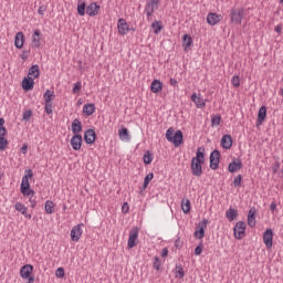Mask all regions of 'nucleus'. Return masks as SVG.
I'll return each mask as SVG.
<instances>
[{
	"label": "nucleus",
	"instance_id": "obj_62",
	"mask_svg": "<svg viewBox=\"0 0 283 283\" xmlns=\"http://www.w3.org/2000/svg\"><path fill=\"white\" fill-rule=\"evenodd\" d=\"M275 209H277V203H275V201H273V202L270 205V210H271V211H275Z\"/></svg>",
	"mask_w": 283,
	"mask_h": 283
},
{
	"label": "nucleus",
	"instance_id": "obj_34",
	"mask_svg": "<svg viewBox=\"0 0 283 283\" xmlns=\"http://www.w3.org/2000/svg\"><path fill=\"white\" fill-rule=\"evenodd\" d=\"M158 3H160V0H150L146 3L145 8L155 12V10H158Z\"/></svg>",
	"mask_w": 283,
	"mask_h": 283
},
{
	"label": "nucleus",
	"instance_id": "obj_25",
	"mask_svg": "<svg viewBox=\"0 0 283 283\" xmlns=\"http://www.w3.org/2000/svg\"><path fill=\"white\" fill-rule=\"evenodd\" d=\"M150 91L153 94H158V92H163V82L160 80H154L150 85Z\"/></svg>",
	"mask_w": 283,
	"mask_h": 283
},
{
	"label": "nucleus",
	"instance_id": "obj_33",
	"mask_svg": "<svg viewBox=\"0 0 283 283\" xmlns=\"http://www.w3.org/2000/svg\"><path fill=\"white\" fill-rule=\"evenodd\" d=\"M43 98L45 103H52V99L56 98V95H54V91L46 90L43 95Z\"/></svg>",
	"mask_w": 283,
	"mask_h": 283
},
{
	"label": "nucleus",
	"instance_id": "obj_3",
	"mask_svg": "<svg viewBox=\"0 0 283 283\" xmlns=\"http://www.w3.org/2000/svg\"><path fill=\"white\" fill-rule=\"evenodd\" d=\"M242 19H244V9H231L230 21L234 25H242Z\"/></svg>",
	"mask_w": 283,
	"mask_h": 283
},
{
	"label": "nucleus",
	"instance_id": "obj_48",
	"mask_svg": "<svg viewBox=\"0 0 283 283\" xmlns=\"http://www.w3.org/2000/svg\"><path fill=\"white\" fill-rule=\"evenodd\" d=\"M231 83H232L233 87H240V76H238V75L232 76Z\"/></svg>",
	"mask_w": 283,
	"mask_h": 283
},
{
	"label": "nucleus",
	"instance_id": "obj_44",
	"mask_svg": "<svg viewBox=\"0 0 283 283\" xmlns=\"http://www.w3.org/2000/svg\"><path fill=\"white\" fill-rule=\"evenodd\" d=\"M175 134H176V133H175V130H174V127H170V128L167 129V132H166V138H167L168 143H171V140H172Z\"/></svg>",
	"mask_w": 283,
	"mask_h": 283
},
{
	"label": "nucleus",
	"instance_id": "obj_26",
	"mask_svg": "<svg viewBox=\"0 0 283 283\" xmlns=\"http://www.w3.org/2000/svg\"><path fill=\"white\" fill-rule=\"evenodd\" d=\"M191 45H193V39L191 38V35L185 34L182 36V48L185 52H187V50H189Z\"/></svg>",
	"mask_w": 283,
	"mask_h": 283
},
{
	"label": "nucleus",
	"instance_id": "obj_40",
	"mask_svg": "<svg viewBox=\"0 0 283 283\" xmlns=\"http://www.w3.org/2000/svg\"><path fill=\"white\" fill-rule=\"evenodd\" d=\"M151 28L154 29V34H160L163 31V24L160 21H155L151 23Z\"/></svg>",
	"mask_w": 283,
	"mask_h": 283
},
{
	"label": "nucleus",
	"instance_id": "obj_31",
	"mask_svg": "<svg viewBox=\"0 0 283 283\" xmlns=\"http://www.w3.org/2000/svg\"><path fill=\"white\" fill-rule=\"evenodd\" d=\"M181 210L184 213H189L191 211V201H189V199L181 200Z\"/></svg>",
	"mask_w": 283,
	"mask_h": 283
},
{
	"label": "nucleus",
	"instance_id": "obj_21",
	"mask_svg": "<svg viewBox=\"0 0 283 283\" xmlns=\"http://www.w3.org/2000/svg\"><path fill=\"white\" fill-rule=\"evenodd\" d=\"M23 43H25V35L23 32H18L14 36V45L18 50L23 48Z\"/></svg>",
	"mask_w": 283,
	"mask_h": 283
},
{
	"label": "nucleus",
	"instance_id": "obj_50",
	"mask_svg": "<svg viewBox=\"0 0 283 283\" xmlns=\"http://www.w3.org/2000/svg\"><path fill=\"white\" fill-rule=\"evenodd\" d=\"M32 118V111H25L22 115V119L28 122Z\"/></svg>",
	"mask_w": 283,
	"mask_h": 283
},
{
	"label": "nucleus",
	"instance_id": "obj_46",
	"mask_svg": "<svg viewBox=\"0 0 283 283\" xmlns=\"http://www.w3.org/2000/svg\"><path fill=\"white\" fill-rule=\"evenodd\" d=\"M8 147V139L6 137H0V151H4Z\"/></svg>",
	"mask_w": 283,
	"mask_h": 283
},
{
	"label": "nucleus",
	"instance_id": "obj_56",
	"mask_svg": "<svg viewBox=\"0 0 283 283\" xmlns=\"http://www.w3.org/2000/svg\"><path fill=\"white\" fill-rule=\"evenodd\" d=\"M32 41L35 43V48H41V38L33 36Z\"/></svg>",
	"mask_w": 283,
	"mask_h": 283
},
{
	"label": "nucleus",
	"instance_id": "obj_55",
	"mask_svg": "<svg viewBox=\"0 0 283 283\" xmlns=\"http://www.w3.org/2000/svg\"><path fill=\"white\" fill-rule=\"evenodd\" d=\"M123 213H129V203L124 202L122 206Z\"/></svg>",
	"mask_w": 283,
	"mask_h": 283
},
{
	"label": "nucleus",
	"instance_id": "obj_49",
	"mask_svg": "<svg viewBox=\"0 0 283 283\" xmlns=\"http://www.w3.org/2000/svg\"><path fill=\"white\" fill-rule=\"evenodd\" d=\"M52 105H53V103H46L45 102V104H44L45 114H48V115L52 114Z\"/></svg>",
	"mask_w": 283,
	"mask_h": 283
},
{
	"label": "nucleus",
	"instance_id": "obj_54",
	"mask_svg": "<svg viewBox=\"0 0 283 283\" xmlns=\"http://www.w3.org/2000/svg\"><path fill=\"white\" fill-rule=\"evenodd\" d=\"M30 54V50H23L22 54L20 55L22 61H28V55Z\"/></svg>",
	"mask_w": 283,
	"mask_h": 283
},
{
	"label": "nucleus",
	"instance_id": "obj_18",
	"mask_svg": "<svg viewBox=\"0 0 283 283\" xmlns=\"http://www.w3.org/2000/svg\"><path fill=\"white\" fill-rule=\"evenodd\" d=\"M221 147L223 149H231V147H233V137L229 134L223 135L221 138Z\"/></svg>",
	"mask_w": 283,
	"mask_h": 283
},
{
	"label": "nucleus",
	"instance_id": "obj_16",
	"mask_svg": "<svg viewBox=\"0 0 283 283\" xmlns=\"http://www.w3.org/2000/svg\"><path fill=\"white\" fill-rule=\"evenodd\" d=\"M258 213V209L252 207L248 212V227L251 229H255V214Z\"/></svg>",
	"mask_w": 283,
	"mask_h": 283
},
{
	"label": "nucleus",
	"instance_id": "obj_45",
	"mask_svg": "<svg viewBox=\"0 0 283 283\" xmlns=\"http://www.w3.org/2000/svg\"><path fill=\"white\" fill-rule=\"evenodd\" d=\"M232 185H233V187H241L242 186V175L235 176Z\"/></svg>",
	"mask_w": 283,
	"mask_h": 283
},
{
	"label": "nucleus",
	"instance_id": "obj_60",
	"mask_svg": "<svg viewBox=\"0 0 283 283\" xmlns=\"http://www.w3.org/2000/svg\"><path fill=\"white\" fill-rule=\"evenodd\" d=\"M169 255V250L167 248H164L161 251V258H167Z\"/></svg>",
	"mask_w": 283,
	"mask_h": 283
},
{
	"label": "nucleus",
	"instance_id": "obj_4",
	"mask_svg": "<svg viewBox=\"0 0 283 283\" xmlns=\"http://www.w3.org/2000/svg\"><path fill=\"white\" fill-rule=\"evenodd\" d=\"M235 240H242L247 235V223L244 221H238L233 228Z\"/></svg>",
	"mask_w": 283,
	"mask_h": 283
},
{
	"label": "nucleus",
	"instance_id": "obj_47",
	"mask_svg": "<svg viewBox=\"0 0 283 283\" xmlns=\"http://www.w3.org/2000/svg\"><path fill=\"white\" fill-rule=\"evenodd\" d=\"M83 87V84L81 82H76L73 86V94H78Z\"/></svg>",
	"mask_w": 283,
	"mask_h": 283
},
{
	"label": "nucleus",
	"instance_id": "obj_12",
	"mask_svg": "<svg viewBox=\"0 0 283 283\" xmlns=\"http://www.w3.org/2000/svg\"><path fill=\"white\" fill-rule=\"evenodd\" d=\"M136 240H138V228H134L129 231L128 249H134V247H136Z\"/></svg>",
	"mask_w": 283,
	"mask_h": 283
},
{
	"label": "nucleus",
	"instance_id": "obj_36",
	"mask_svg": "<svg viewBox=\"0 0 283 283\" xmlns=\"http://www.w3.org/2000/svg\"><path fill=\"white\" fill-rule=\"evenodd\" d=\"M119 138L120 140H129L132 137L129 136V129L123 127L119 130Z\"/></svg>",
	"mask_w": 283,
	"mask_h": 283
},
{
	"label": "nucleus",
	"instance_id": "obj_32",
	"mask_svg": "<svg viewBox=\"0 0 283 283\" xmlns=\"http://www.w3.org/2000/svg\"><path fill=\"white\" fill-rule=\"evenodd\" d=\"M151 180H154V172H149L148 175L145 176L144 185L140 188L142 191H145V189H147V187H149V182H151Z\"/></svg>",
	"mask_w": 283,
	"mask_h": 283
},
{
	"label": "nucleus",
	"instance_id": "obj_57",
	"mask_svg": "<svg viewBox=\"0 0 283 283\" xmlns=\"http://www.w3.org/2000/svg\"><path fill=\"white\" fill-rule=\"evenodd\" d=\"M45 10H48V8H45V6H41L38 10V13L41 14V17H43V14H45Z\"/></svg>",
	"mask_w": 283,
	"mask_h": 283
},
{
	"label": "nucleus",
	"instance_id": "obj_6",
	"mask_svg": "<svg viewBox=\"0 0 283 283\" xmlns=\"http://www.w3.org/2000/svg\"><path fill=\"white\" fill-rule=\"evenodd\" d=\"M207 224H209V220L203 219L198 223L197 229L193 233L196 240H202L205 238V229H207Z\"/></svg>",
	"mask_w": 283,
	"mask_h": 283
},
{
	"label": "nucleus",
	"instance_id": "obj_42",
	"mask_svg": "<svg viewBox=\"0 0 283 283\" xmlns=\"http://www.w3.org/2000/svg\"><path fill=\"white\" fill-rule=\"evenodd\" d=\"M161 264H163V261L160 260V256H155L154 263H153V269H155V271H160Z\"/></svg>",
	"mask_w": 283,
	"mask_h": 283
},
{
	"label": "nucleus",
	"instance_id": "obj_35",
	"mask_svg": "<svg viewBox=\"0 0 283 283\" xmlns=\"http://www.w3.org/2000/svg\"><path fill=\"white\" fill-rule=\"evenodd\" d=\"M45 213L52 214L54 213V202L52 200H48L44 203Z\"/></svg>",
	"mask_w": 283,
	"mask_h": 283
},
{
	"label": "nucleus",
	"instance_id": "obj_11",
	"mask_svg": "<svg viewBox=\"0 0 283 283\" xmlns=\"http://www.w3.org/2000/svg\"><path fill=\"white\" fill-rule=\"evenodd\" d=\"M84 142L86 145H94V143H96V132L92 128L85 130Z\"/></svg>",
	"mask_w": 283,
	"mask_h": 283
},
{
	"label": "nucleus",
	"instance_id": "obj_61",
	"mask_svg": "<svg viewBox=\"0 0 283 283\" xmlns=\"http://www.w3.org/2000/svg\"><path fill=\"white\" fill-rule=\"evenodd\" d=\"M145 12H146L147 17H151L154 14L153 9H147L146 7H145Z\"/></svg>",
	"mask_w": 283,
	"mask_h": 283
},
{
	"label": "nucleus",
	"instance_id": "obj_10",
	"mask_svg": "<svg viewBox=\"0 0 283 283\" xmlns=\"http://www.w3.org/2000/svg\"><path fill=\"white\" fill-rule=\"evenodd\" d=\"M222 19H223L222 14L210 12L207 15V23L208 25H218V23H220Z\"/></svg>",
	"mask_w": 283,
	"mask_h": 283
},
{
	"label": "nucleus",
	"instance_id": "obj_28",
	"mask_svg": "<svg viewBox=\"0 0 283 283\" xmlns=\"http://www.w3.org/2000/svg\"><path fill=\"white\" fill-rule=\"evenodd\" d=\"M40 75H41V70L39 69V65L38 64H33L29 69V76H33V78H39Z\"/></svg>",
	"mask_w": 283,
	"mask_h": 283
},
{
	"label": "nucleus",
	"instance_id": "obj_7",
	"mask_svg": "<svg viewBox=\"0 0 283 283\" xmlns=\"http://www.w3.org/2000/svg\"><path fill=\"white\" fill-rule=\"evenodd\" d=\"M263 243L265 244L266 249L273 248V229L268 228L263 233Z\"/></svg>",
	"mask_w": 283,
	"mask_h": 283
},
{
	"label": "nucleus",
	"instance_id": "obj_51",
	"mask_svg": "<svg viewBox=\"0 0 283 283\" xmlns=\"http://www.w3.org/2000/svg\"><path fill=\"white\" fill-rule=\"evenodd\" d=\"M31 196L29 199V202L31 205V209H34V207H36V197H34V193L29 195Z\"/></svg>",
	"mask_w": 283,
	"mask_h": 283
},
{
	"label": "nucleus",
	"instance_id": "obj_30",
	"mask_svg": "<svg viewBox=\"0 0 283 283\" xmlns=\"http://www.w3.org/2000/svg\"><path fill=\"white\" fill-rule=\"evenodd\" d=\"M226 218H228V220L230 222H233V220H235V218H238V210L230 208L226 211Z\"/></svg>",
	"mask_w": 283,
	"mask_h": 283
},
{
	"label": "nucleus",
	"instance_id": "obj_14",
	"mask_svg": "<svg viewBox=\"0 0 283 283\" xmlns=\"http://www.w3.org/2000/svg\"><path fill=\"white\" fill-rule=\"evenodd\" d=\"M117 28H118V32H119V34H122V36H125V34H127V32H129V24H127V21L123 18L118 19Z\"/></svg>",
	"mask_w": 283,
	"mask_h": 283
},
{
	"label": "nucleus",
	"instance_id": "obj_52",
	"mask_svg": "<svg viewBox=\"0 0 283 283\" xmlns=\"http://www.w3.org/2000/svg\"><path fill=\"white\" fill-rule=\"evenodd\" d=\"M55 275H56V277H65V269L59 268V269L55 271Z\"/></svg>",
	"mask_w": 283,
	"mask_h": 283
},
{
	"label": "nucleus",
	"instance_id": "obj_22",
	"mask_svg": "<svg viewBox=\"0 0 283 283\" xmlns=\"http://www.w3.org/2000/svg\"><path fill=\"white\" fill-rule=\"evenodd\" d=\"M71 129L74 135L81 134V132H83V124L81 123V119L75 118L72 122Z\"/></svg>",
	"mask_w": 283,
	"mask_h": 283
},
{
	"label": "nucleus",
	"instance_id": "obj_59",
	"mask_svg": "<svg viewBox=\"0 0 283 283\" xmlns=\"http://www.w3.org/2000/svg\"><path fill=\"white\" fill-rule=\"evenodd\" d=\"M274 32H276V34H282V24H277V25L274 28Z\"/></svg>",
	"mask_w": 283,
	"mask_h": 283
},
{
	"label": "nucleus",
	"instance_id": "obj_63",
	"mask_svg": "<svg viewBox=\"0 0 283 283\" xmlns=\"http://www.w3.org/2000/svg\"><path fill=\"white\" fill-rule=\"evenodd\" d=\"M170 85H172V87H176V85H178V80L170 78Z\"/></svg>",
	"mask_w": 283,
	"mask_h": 283
},
{
	"label": "nucleus",
	"instance_id": "obj_9",
	"mask_svg": "<svg viewBox=\"0 0 283 283\" xmlns=\"http://www.w3.org/2000/svg\"><path fill=\"white\" fill-rule=\"evenodd\" d=\"M83 224H77L72 228L71 230V240L73 242H78L81 240V237L83 235V229H81Z\"/></svg>",
	"mask_w": 283,
	"mask_h": 283
},
{
	"label": "nucleus",
	"instance_id": "obj_38",
	"mask_svg": "<svg viewBox=\"0 0 283 283\" xmlns=\"http://www.w3.org/2000/svg\"><path fill=\"white\" fill-rule=\"evenodd\" d=\"M222 123V116L221 115H213L211 117V127H219V125Z\"/></svg>",
	"mask_w": 283,
	"mask_h": 283
},
{
	"label": "nucleus",
	"instance_id": "obj_23",
	"mask_svg": "<svg viewBox=\"0 0 283 283\" xmlns=\"http://www.w3.org/2000/svg\"><path fill=\"white\" fill-rule=\"evenodd\" d=\"M15 210L19 211L20 213H22V216H24V218H28V220H30L32 218V214L28 213V207H25V205L21 203V202H15Z\"/></svg>",
	"mask_w": 283,
	"mask_h": 283
},
{
	"label": "nucleus",
	"instance_id": "obj_13",
	"mask_svg": "<svg viewBox=\"0 0 283 283\" xmlns=\"http://www.w3.org/2000/svg\"><path fill=\"white\" fill-rule=\"evenodd\" d=\"M242 167H243L242 160H240L239 158H235L233 161H231L228 165V171H230V174H235V171H240Z\"/></svg>",
	"mask_w": 283,
	"mask_h": 283
},
{
	"label": "nucleus",
	"instance_id": "obj_19",
	"mask_svg": "<svg viewBox=\"0 0 283 283\" xmlns=\"http://www.w3.org/2000/svg\"><path fill=\"white\" fill-rule=\"evenodd\" d=\"M32 271H34V266L32 264H25L20 269V275L25 280V277H30L32 275Z\"/></svg>",
	"mask_w": 283,
	"mask_h": 283
},
{
	"label": "nucleus",
	"instance_id": "obj_24",
	"mask_svg": "<svg viewBox=\"0 0 283 283\" xmlns=\"http://www.w3.org/2000/svg\"><path fill=\"white\" fill-rule=\"evenodd\" d=\"M182 130H177L172 137V139L170 140V143H172V145L175 147H180V145H182Z\"/></svg>",
	"mask_w": 283,
	"mask_h": 283
},
{
	"label": "nucleus",
	"instance_id": "obj_43",
	"mask_svg": "<svg viewBox=\"0 0 283 283\" xmlns=\"http://www.w3.org/2000/svg\"><path fill=\"white\" fill-rule=\"evenodd\" d=\"M195 104L198 109H203V107H207V103L201 97H197Z\"/></svg>",
	"mask_w": 283,
	"mask_h": 283
},
{
	"label": "nucleus",
	"instance_id": "obj_2",
	"mask_svg": "<svg viewBox=\"0 0 283 283\" xmlns=\"http://www.w3.org/2000/svg\"><path fill=\"white\" fill-rule=\"evenodd\" d=\"M34 177V172L32 169L25 170V175L22 177L20 191L22 196H30L31 193H34V190L30 188V178Z\"/></svg>",
	"mask_w": 283,
	"mask_h": 283
},
{
	"label": "nucleus",
	"instance_id": "obj_27",
	"mask_svg": "<svg viewBox=\"0 0 283 283\" xmlns=\"http://www.w3.org/2000/svg\"><path fill=\"white\" fill-rule=\"evenodd\" d=\"M85 12H87V4L83 0L77 1V14L80 17H85Z\"/></svg>",
	"mask_w": 283,
	"mask_h": 283
},
{
	"label": "nucleus",
	"instance_id": "obj_39",
	"mask_svg": "<svg viewBox=\"0 0 283 283\" xmlns=\"http://www.w3.org/2000/svg\"><path fill=\"white\" fill-rule=\"evenodd\" d=\"M143 160L145 165H151V161L154 160V155L151 154V151L147 150L144 154Z\"/></svg>",
	"mask_w": 283,
	"mask_h": 283
},
{
	"label": "nucleus",
	"instance_id": "obj_41",
	"mask_svg": "<svg viewBox=\"0 0 283 283\" xmlns=\"http://www.w3.org/2000/svg\"><path fill=\"white\" fill-rule=\"evenodd\" d=\"M176 277H179V280H182L185 277V270L182 269V265H176Z\"/></svg>",
	"mask_w": 283,
	"mask_h": 283
},
{
	"label": "nucleus",
	"instance_id": "obj_5",
	"mask_svg": "<svg viewBox=\"0 0 283 283\" xmlns=\"http://www.w3.org/2000/svg\"><path fill=\"white\" fill-rule=\"evenodd\" d=\"M220 158H222V155L220 154V150L214 149L210 154V169L216 171L220 167Z\"/></svg>",
	"mask_w": 283,
	"mask_h": 283
},
{
	"label": "nucleus",
	"instance_id": "obj_15",
	"mask_svg": "<svg viewBox=\"0 0 283 283\" xmlns=\"http://www.w3.org/2000/svg\"><path fill=\"white\" fill-rule=\"evenodd\" d=\"M98 10H101V6L96 2H92L86 7V14H88V17H98Z\"/></svg>",
	"mask_w": 283,
	"mask_h": 283
},
{
	"label": "nucleus",
	"instance_id": "obj_37",
	"mask_svg": "<svg viewBox=\"0 0 283 283\" xmlns=\"http://www.w3.org/2000/svg\"><path fill=\"white\" fill-rule=\"evenodd\" d=\"M3 125H6V119L1 117L0 118V138H6V135L8 134V129Z\"/></svg>",
	"mask_w": 283,
	"mask_h": 283
},
{
	"label": "nucleus",
	"instance_id": "obj_8",
	"mask_svg": "<svg viewBox=\"0 0 283 283\" xmlns=\"http://www.w3.org/2000/svg\"><path fill=\"white\" fill-rule=\"evenodd\" d=\"M71 147L74 151H80L81 147H83V136L81 134L73 135L71 138Z\"/></svg>",
	"mask_w": 283,
	"mask_h": 283
},
{
	"label": "nucleus",
	"instance_id": "obj_53",
	"mask_svg": "<svg viewBox=\"0 0 283 283\" xmlns=\"http://www.w3.org/2000/svg\"><path fill=\"white\" fill-rule=\"evenodd\" d=\"M195 255H202V241L196 247Z\"/></svg>",
	"mask_w": 283,
	"mask_h": 283
},
{
	"label": "nucleus",
	"instance_id": "obj_1",
	"mask_svg": "<svg viewBox=\"0 0 283 283\" xmlns=\"http://www.w3.org/2000/svg\"><path fill=\"white\" fill-rule=\"evenodd\" d=\"M202 165H205V147H199L196 157H192L191 159L190 169L192 176H196L197 178L202 176Z\"/></svg>",
	"mask_w": 283,
	"mask_h": 283
},
{
	"label": "nucleus",
	"instance_id": "obj_20",
	"mask_svg": "<svg viewBox=\"0 0 283 283\" xmlns=\"http://www.w3.org/2000/svg\"><path fill=\"white\" fill-rule=\"evenodd\" d=\"M266 120V106H261L258 112L256 127H260Z\"/></svg>",
	"mask_w": 283,
	"mask_h": 283
},
{
	"label": "nucleus",
	"instance_id": "obj_58",
	"mask_svg": "<svg viewBox=\"0 0 283 283\" xmlns=\"http://www.w3.org/2000/svg\"><path fill=\"white\" fill-rule=\"evenodd\" d=\"M21 154H28V144H23L21 149H20Z\"/></svg>",
	"mask_w": 283,
	"mask_h": 283
},
{
	"label": "nucleus",
	"instance_id": "obj_64",
	"mask_svg": "<svg viewBox=\"0 0 283 283\" xmlns=\"http://www.w3.org/2000/svg\"><path fill=\"white\" fill-rule=\"evenodd\" d=\"M24 280H28L29 283H34V276L33 275L28 276Z\"/></svg>",
	"mask_w": 283,
	"mask_h": 283
},
{
	"label": "nucleus",
	"instance_id": "obj_17",
	"mask_svg": "<svg viewBox=\"0 0 283 283\" xmlns=\"http://www.w3.org/2000/svg\"><path fill=\"white\" fill-rule=\"evenodd\" d=\"M22 90L24 92H32L34 90V77H24L22 80Z\"/></svg>",
	"mask_w": 283,
	"mask_h": 283
},
{
	"label": "nucleus",
	"instance_id": "obj_29",
	"mask_svg": "<svg viewBox=\"0 0 283 283\" xmlns=\"http://www.w3.org/2000/svg\"><path fill=\"white\" fill-rule=\"evenodd\" d=\"M94 112H96V106L94 104H85L83 106V114H85L86 116H92Z\"/></svg>",
	"mask_w": 283,
	"mask_h": 283
}]
</instances>
